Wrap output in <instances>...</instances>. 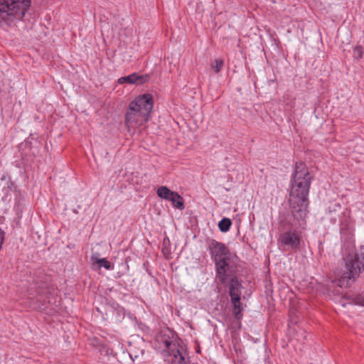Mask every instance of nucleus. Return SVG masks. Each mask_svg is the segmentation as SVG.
<instances>
[{
    "instance_id": "f257e3e1",
    "label": "nucleus",
    "mask_w": 364,
    "mask_h": 364,
    "mask_svg": "<svg viewBox=\"0 0 364 364\" xmlns=\"http://www.w3.org/2000/svg\"><path fill=\"white\" fill-rule=\"evenodd\" d=\"M313 178L304 163L296 162L291 179L289 203L291 215L296 220L306 218L307 215L308 196Z\"/></svg>"
},
{
    "instance_id": "f03ea898",
    "label": "nucleus",
    "mask_w": 364,
    "mask_h": 364,
    "mask_svg": "<svg viewBox=\"0 0 364 364\" xmlns=\"http://www.w3.org/2000/svg\"><path fill=\"white\" fill-rule=\"evenodd\" d=\"M364 271V245L355 253L348 254L336 269L337 285L341 288L347 287L354 282Z\"/></svg>"
},
{
    "instance_id": "7ed1b4c3",
    "label": "nucleus",
    "mask_w": 364,
    "mask_h": 364,
    "mask_svg": "<svg viewBox=\"0 0 364 364\" xmlns=\"http://www.w3.org/2000/svg\"><path fill=\"white\" fill-rule=\"evenodd\" d=\"M154 100L150 94H144L132 101L125 114L124 123L127 128H133L146 123L153 109Z\"/></svg>"
},
{
    "instance_id": "20e7f679",
    "label": "nucleus",
    "mask_w": 364,
    "mask_h": 364,
    "mask_svg": "<svg viewBox=\"0 0 364 364\" xmlns=\"http://www.w3.org/2000/svg\"><path fill=\"white\" fill-rule=\"evenodd\" d=\"M208 250L215 263L216 276L223 277L225 272L238 268L237 256L225 244L212 239L208 242Z\"/></svg>"
},
{
    "instance_id": "39448f33",
    "label": "nucleus",
    "mask_w": 364,
    "mask_h": 364,
    "mask_svg": "<svg viewBox=\"0 0 364 364\" xmlns=\"http://www.w3.org/2000/svg\"><path fill=\"white\" fill-rule=\"evenodd\" d=\"M305 218L296 220L290 215L284 216L279 221L282 233L279 242L287 250L296 251L300 249L301 242V232L298 229L301 227Z\"/></svg>"
},
{
    "instance_id": "423d86ee",
    "label": "nucleus",
    "mask_w": 364,
    "mask_h": 364,
    "mask_svg": "<svg viewBox=\"0 0 364 364\" xmlns=\"http://www.w3.org/2000/svg\"><path fill=\"white\" fill-rule=\"evenodd\" d=\"M237 272L238 268L233 269L225 272L223 277L215 276V278L218 279L221 284L228 288L230 301L233 306L232 312L234 316L237 320H240L242 318V311L243 310L241 304V294L243 287L242 280L237 277Z\"/></svg>"
},
{
    "instance_id": "0eeeda50",
    "label": "nucleus",
    "mask_w": 364,
    "mask_h": 364,
    "mask_svg": "<svg viewBox=\"0 0 364 364\" xmlns=\"http://www.w3.org/2000/svg\"><path fill=\"white\" fill-rule=\"evenodd\" d=\"M31 4V0H0V27L8 28L21 20Z\"/></svg>"
},
{
    "instance_id": "6e6552de",
    "label": "nucleus",
    "mask_w": 364,
    "mask_h": 364,
    "mask_svg": "<svg viewBox=\"0 0 364 364\" xmlns=\"http://www.w3.org/2000/svg\"><path fill=\"white\" fill-rule=\"evenodd\" d=\"M156 340L162 345L161 354L168 364H189L181 341L171 339L166 335L157 336Z\"/></svg>"
},
{
    "instance_id": "1a4fd4ad",
    "label": "nucleus",
    "mask_w": 364,
    "mask_h": 364,
    "mask_svg": "<svg viewBox=\"0 0 364 364\" xmlns=\"http://www.w3.org/2000/svg\"><path fill=\"white\" fill-rule=\"evenodd\" d=\"M45 279L46 276L42 271L38 270L33 273V282L28 289L31 295L33 294V290L36 291L37 296H42L47 293L48 284Z\"/></svg>"
},
{
    "instance_id": "9d476101",
    "label": "nucleus",
    "mask_w": 364,
    "mask_h": 364,
    "mask_svg": "<svg viewBox=\"0 0 364 364\" xmlns=\"http://www.w3.org/2000/svg\"><path fill=\"white\" fill-rule=\"evenodd\" d=\"M149 75H139L136 73H132L129 75L122 77L118 79L119 84H136L142 85L146 82L149 79Z\"/></svg>"
},
{
    "instance_id": "9b49d317",
    "label": "nucleus",
    "mask_w": 364,
    "mask_h": 364,
    "mask_svg": "<svg viewBox=\"0 0 364 364\" xmlns=\"http://www.w3.org/2000/svg\"><path fill=\"white\" fill-rule=\"evenodd\" d=\"M91 260L99 264V267H103L107 270L113 269L114 264H112L106 258H98L96 255L91 256Z\"/></svg>"
},
{
    "instance_id": "f8f14e48",
    "label": "nucleus",
    "mask_w": 364,
    "mask_h": 364,
    "mask_svg": "<svg viewBox=\"0 0 364 364\" xmlns=\"http://www.w3.org/2000/svg\"><path fill=\"white\" fill-rule=\"evenodd\" d=\"M168 200L171 201L173 207L177 208L179 210H183L185 208L183 198L176 192L169 198Z\"/></svg>"
},
{
    "instance_id": "ddd939ff",
    "label": "nucleus",
    "mask_w": 364,
    "mask_h": 364,
    "mask_svg": "<svg viewBox=\"0 0 364 364\" xmlns=\"http://www.w3.org/2000/svg\"><path fill=\"white\" fill-rule=\"evenodd\" d=\"M176 192H173L171 191L169 188H168L166 186H160L158 188L156 193L159 197L165 199V200H169V198L175 193Z\"/></svg>"
},
{
    "instance_id": "4468645a",
    "label": "nucleus",
    "mask_w": 364,
    "mask_h": 364,
    "mask_svg": "<svg viewBox=\"0 0 364 364\" xmlns=\"http://www.w3.org/2000/svg\"><path fill=\"white\" fill-rule=\"evenodd\" d=\"M232 225V221L228 218H223L218 223V228L223 232H228Z\"/></svg>"
},
{
    "instance_id": "2eb2a0df",
    "label": "nucleus",
    "mask_w": 364,
    "mask_h": 364,
    "mask_svg": "<svg viewBox=\"0 0 364 364\" xmlns=\"http://www.w3.org/2000/svg\"><path fill=\"white\" fill-rule=\"evenodd\" d=\"M224 62L222 59H215L212 63H211V68L214 70L215 73H218L223 66Z\"/></svg>"
},
{
    "instance_id": "dca6fc26",
    "label": "nucleus",
    "mask_w": 364,
    "mask_h": 364,
    "mask_svg": "<svg viewBox=\"0 0 364 364\" xmlns=\"http://www.w3.org/2000/svg\"><path fill=\"white\" fill-rule=\"evenodd\" d=\"M363 50L361 46H356L353 50V56L355 60H359L363 58Z\"/></svg>"
},
{
    "instance_id": "f3484780",
    "label": "nucleus",
    "mask_w": 364,
    "mask_h": 364,
    "mask_svg": "<svg viewBox=\"0 0 364 364\" xmlns=\"http://www.w3.org/2000/svg\"><path fill=\"white\" fill-rule=\"evenodd\" d=\"M144 353V350L141 349L140 350H136L135 349L132 348L129 352V355L133 360L138 359L141 356H142Z\"/></svg>"
},
{
    "instance_id": "a211bd4d",
    "label": "nucleus",
    "mask_w": 364,
    "mask_h": 364,
    "mask_svg": "<svg viewBox=\"0 0 364 364\" xmlns=\"http://www.w3.org/2000/svg\"><path fill=\"white\" fill-rule=\"evenodd\" d=\"M5 232L0 228V245L1 246L4 242Z\"/></svg>"
},
{
    "instance_id": "6ab92c4d",
    "label": "nucleus",
    "mask_w": 364,
    "mask_h": 364,
    "mask_svg": "<svg viewBox=\"0 0 364 364\" xmlns=\"http://www.w3.org/2000/svg\"><path fill=\"white\" fill-rule=\"evenodd\" d=\"M355 303L364 306V297H357Z\"/></svg>"
},
{
    "instance_id": "aec40b11",
    "label": "nucleus",
    "mask_w": 364,
    "mask_h": 364,
    "mask_svg": "<svg viewBox=\"0 0 364 364\" xmlns=\"http://www.w3.org/2000/svg\"><path fill=\"white\" fill-rule=\"evenodd\" d=\"M33 292H36V291H35L34 290H33V291H32L33 294H31H31H29V295H30V298H31H31H35V296H33ZM28 294H30V291H28Z\"/></svg>"
}]
</instances>
